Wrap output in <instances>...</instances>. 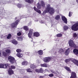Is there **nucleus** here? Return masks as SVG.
Listing matches in <instances>:
<instances>
[{"instance_id":"473e14b6","label":"nucleus","mask_w":78,"mask_h":78,"mask_svg":"<svg viewBox=\"0 0 78 78\" xmlns=\"http://www.w3.org/2000/svg\"><path fill=\"white\" fill-rule=\"evenodd\" d=\"M11 37V34H8V36L7 37V39H10Z\"/></svg>"},{"instance_id":"bf43d9fd","label":"nucleus","mask_w":78,"mask_h":78,"mask_svg":"<svg viewBox=\"0 0 78 78\" xmlns=\"http://www.w3.org/2000/svg\"><path fill=\"white\" fill-rule=\"evenodd\" d=\"M26 17H24V18H26Z\"/></svg>"},{"instance_id":"c03bdc74","label":"nucleus","mask_w":78,"mask_h":78,"mask_svg":"<svg viewBox=\"0 0 78 78\" xmlns=\"http://www.w3.org/2000/svg\"><path fill=\"white\" fill-rule=\"evenodd\" d=\"M21 34H22V33L20 32H19L17 33V35L18 36H21Z\"/></svg>"},{"instance_id":"37998d69","label":"nucleus","mask_w":78,"mask_h":78,"mask_svg":"<svg viewBox=\"0 0 78 78\" xmlns=\"http://www.w3.org/2000/svg\"><path fill=\"white\" fill-rule=\"evenodd\" d=\"M11 68L12 69H16V67L12 65L11 66Z\"/></svg>"},{"instance_id":"a878e982","label":"nucleus","mask_w":78,"mask_h":78,"mask_svg":"<svg viewBox=\"0 0 78 78\" xmlns=\"http://www.w3.org/2000/svg\"><path fill=\"white\" fill-rule=\"evenodd\" d=\"M65 69H66V70H67V71H68L69 72H71V70H70V68H69L67 67H65Z\"/></svg>"},{"instance_id":"6e6552de","label":"nucleus","mask_w":78,"mask_h":78,"mask_svg":"<svg viewBox=\"0 0 78 78\" xmlns=\"http://www.w3.org/2000/svg\"><path fill=\"white\" fill-rule=\"evenodd\" d=\"M70 48H67V47L64 48V50L66 51L65 53L66 55H69L70 52Z\"/></svg>"},{"instance_id":"4be33fe9","label":"nucleus","mask_w":78,"mask_h":78,"mask_svg":"<svg viewBox=\"0 0 78 78\" xmlns=\"http://www.w3.org/2000/svg\"><path fill=\"white\" fill-rule=\"evenodd\" d=\"M25 1L26 2H28L29 3H31L34 2V0H25Z\"/></svg>"},{"instance_id":"8fccbe9b","label":"nucleus","mask_w":78,"mask_h":78,"mask_svg":"<svg viewBox=\"0 0 78 78\" xmlns=\"http://www.w3.org/2000/svg\"><path fill=\"white\" fill-rule=\"evenodd\" d=\"M34 11H36L37 10V8L36 7H34Z\"/></svg>"},{"instance_id":"412c9836","label":"nucleus","mask_w":78,"mask_h":78,"mask_svg":"<svg viewBox=\"0 0 78 78\" xmlns=\"http://www.w3.org/2000/svg\"><path fill=\"white\" fill-rule=\"evenodd\" d=\"M17 39L19 41H23V38L22 37H17Z\"/></svg>"},{"instance_id":"f03ea898","label":"nucleus","mask_w":78,"mask_h":78,"mask_svg":"<svg viewBox=\"0 0 78 78\" xmlns=\"http://www.w3.org/2000/svg\"><path fill=\"white\" fill-rule=\"evenodd\" d=\"M15 19L17 20L16 21L15 23H12L10 25L11 27L13 28H16V27H17V25H18L20 21L19 20L20 19V18H19V17H16Z\"/></svg>"},{"instance_id":"864d4df0","label":"nucleus","mask_w":78,"mask_h":78,"mask_svg":"<svg viewBox=\"0 0 78 78\" xmlns=\"http://www.w3.org/2000/svg\"><path fill=\"white\" fill-rule=\"evenodd\" d=\"M40 23H44V22L43 21H40Z\"/></svg>"},{"instance_id":"49530a36","label":"nucleus","mask_w":78,"mask_h":78,"mask_svg":"<svg viewBox=\"0 0 78 78\" xmlns=\"http://www.w3.org/2000/svg\"><path fill=\"white\" fill-rule=\"evenodd\" d=\"M36 11L38 12V13H39V14H41V10H37Z\"/></svg>"},{"instance_id":"a211bd4d","label":"nucleus","mask_w":78,"mask_h":78,"mask_svg":"<svg viewBox=\"0 0 78 78\" xmlns=\"http://www.w3.org/2000/svg\"><path fill=\"white\" fill-rule=\"evenodd\" d=\"M16 56L19 58H22L23 56V54L20 53H17L16 54Z\"/></svg>"},{"instance_id":"4d7b16f0","label":"nucleus","mask_w":78,"mask_h":78,"mask_svg":"<svg viewBox=\"0 0 78 78\" xmlns=\"http://www.w3.org/2000/svg\"><path fill=\"white\" fill-rule=\"evenodd\" d=\"M76 2L77 3H78V0H76Z\"/></svg>"},{"instance_id":"2f4dec72","label":"nucleus","mask_w":78,"mask_h":78,"mask_svg":"<svg viewBox=\"0 0 78 78\" xmlns=\"http://www.w3.org/2000/svg\"><path fill=\"white\" fill-rule=\"evenodd\" d=\"M30 67L31 69H34V68L36 67V66H35L34 65V64H32L30 65Z\"/></svg>"},{"instance_id":"7ed1b4c3","label":"nucleus","mask_w":78,"mask_h":78,"mask_svg":"<svg viewBox=\"0 0 78 78\" xmlns=\"http://www.w3.org/2000/svg\"><path fill=\"white\" fill-rule=\"evenodd\" d=\"M72 30L73 31H77L78 30V21L74 24L72 27Z\"/></svg>"},{"instance_id":"1a4fd4ad","label":"nucleus","mask_w":78,"mask_h":78,"mask_svg":"<svg viewBox=\"0 0 78 78\" xmlns=\"http://www.w3.org/2000/svg\"><path fill=\"white\" fill-rule=\"evenodd\" d=\"M62 20L65 23H67V18H66L65 16H62Z\"/></svg>"},{"instance_id":"4c0bfd02","label":"nucleus","mask_w":78,"mask_h":78,"mask_svg":"<svg viewBox=\"0 0 78 78\" xmlns=\"http://www.w3.org/2000/svg\"><path fill=\"white\" fill-rule=\"evenodd\" d=\"M16 51L17 53H19L20 52H21L22 51V50H21L20 49H18L16 50Z\"/></svg>"},{"instance_id":"39448f33","label":"nucleus","mask_w":78,"mask_h":78,"mask_svg":"<svg viewBox=\"0 0 78 78\" xmlns=\"http://www.w3.org/2000/svg\"><path fill=\"white\" fill-rule=\"evenodd\" d=\"M8 59L10 62H11V63H13L16 62V60H15V58H14V57H12V56H9L8 57Z\"/></svg>"},{"instance_id":"09e8293b","label":"nucleus","mask_w":78,"mask_h":78,"mask_svg":"<svg viewBox=\"0 0 78 78\" xmlns=\"http://www.w3.org/2000/svg\"><path fill=\"white\" fill-rule=\"evenodd\" d=\"M50 71L52 72V73H55V74H56V73L55 72V71H53V70H51Z\"/></svg>"},{"instance_id":"423d86ee","label":"nucleus","mask_w":78,"mask_h":78,"mask_svg":"<svg viewBox=\"0 0 78 78\" xmlns=\"http://www.w3.org/2000/svg\"><path fill=\"white\" fill-rule=\"evenodd\" d=\"M51 58L49 57H44L43 59V61L44 62H49L51 61Z\"/></svg>"},{"instance_id":"58836bf2","label":"nucleus","mask_w":78,"mask_h":78,"mask_svg":"<svg viewBox=\"0 0 78 78\" xmlns=\"http://www.w3.org/2000/svg\"><path fill=\"white\" fill-rule=\"evenodd\" d=\"M56 36L57 37H61L62 36V34H57Z\"/></svg>"},{"instance_id":"c85d7f7f","label":"nucleus","mask_w":78,"mask_h":78,"mask_svg":"<svg viewBox=\"0 0 78 78\" xmlns=\"http://www.w3.org/2000/svg\"><path fill=\"white\" fill-rule=\"evenodd\" d=\"M41 67H47V64H41Z\"/></svg>"},{"instance_id":"a18cd8bd","label":"nucleus","mask_w":78,"mask_h":78,"mask_svg":"<svg viewBox=\"0 0 78 78\" xmlns=\"http://www.w3.org/2000/svg\"><path fill=\"white\" fill-rule=\"evenodd\" d=\"M72 15V12H69V17H71Z\"/></svg>"},{"instance_id":"2eb2a0df","label":"nucleus","mask_w":78,"mask_h":78,"mask_svg":"<svg viewBox=\"0 0 78 78\" xmlns=\"http://www.w3.org/2000/svg\"><path fill=\"white\" fill-rule=\"evenodd\" d=\"M40 36V34L39 33L37 32H36L34 33V36L35 37H38Z\"/></svg>"},{"instance_id":"ddd939ff","label":"nucleus","mask_w":78,"mask_h":78,"mask_svg":"<svg viewBox=\"0 0 78 78\" xmlns=\"http://www.w3.org/2000/svg\"><path fill=\"white\" fill-rule=\"evenodd\" d=\"M72 62H73L75 64H76V66H78V61L75 59H72L71 60Z\"/></svg>"},{"instance_id":"79ce46f5","label":"nucleus","mask_w":78,"mask_h":78,"mask_svg":"<svg viewBox=\"0 0 78 78\" xmlns=\"http://www.w3.org/2000/svg\"><path fill=\"white\" fill-rule=\"evenodd\" d=\"M27 72H32V71H31V69H27Z\"/></svg>"},{"instance_id":"dca6fc26","label":"nucleus","mask_w":78,"mask_h":78,"mask_svg":"<svg viewBox=\"0 0 78 78\" xmlns=\"http://www.w3.org/2000/svg\"><path fill=\"white\" fill-rule=\"evenodd\" d=\"M64 52V50L62 49H59V50L58 51V53H60V54H61L62 55V54H63Z\"/></svg>"},{"instance_id":"6ab92c4d","label":"nucleus","mask_w":78,"mask_h":78,"mask_svg":"<svg viewBox=\"0 0 78 78\" xmlns=\"http://www.w3.org/2000/svg\"><path fill=\"white\" fill-rule=\"evenodd\" d=\"M40 3H41V6L43 7V8H44V7H45V3H44V2L41 1V2H40Z\"/></svg>"},{"instance_id":"f3484780","label":"nucleus","mask_w":78,"mask_h":78,"mask_svg":"<svg viewBox=\"0 0 78 78\" xmlns=\"http://www.w3.org/2000/svg\"><path fill=\"white\" fill-rule=\"evenodd\" d=\"M12 43L14 45H17L18 44V42L15 40H13L11 41Z\"/></svg>"},{"instance_id":"72a5a7b5","label":"nucleus","mask_w":78,"mask_h":78,"mask_svg":"<svg viewBox=\"0 0 78 78\" xmlns=\"http://www.w3.org/2000/svg\"><path fill=\"white\" fill-rule=\"evenodd\" d=\"M4 64H0V68L4 69Z\"/></svg>"},{"instance_id":"b1692460","label":"nucleus","mask_w":78,"mask_h":78,"mask_svg":"<svg viewBox=\"0 0 78 78\" xmlns=\"http://www.w3.org/2000/svg\"><path fill=\"white\" fill-rule=\"evenodd\" d=\"M2 56H5V57L7 56L8 55V54L5 51H3L2 52Z\"/></svg>"},{"instance_id":"c756f323","label":"nucleus","mask_w":78,"mask_h":78,"mask_svg":"<svg viewBox=\"0 0 78 78\" xmlns=\"http://www.w3.org/2000/svg\"><path fill=\"white\" fill-rule=\"evenodd\" d=\"M0 17L2 19L5 18V15L3 14V13H1L0 15Z\"/></svg>"},{"instance_id":"cd10ccee","label":"nucleus","mask_w":78,"mask_h":78,"mask_svg":"<svg viewBox=\"0 0 78 78\" xmlns=\"http://www.w3.org/2000/svg\"><path fill=\"white\" fill-rule=\"evenodd\" d=\"M22 65L23 66H25V65H27L28 64V62L27 61H24L22 62Z\"/></svg>"},{"instance_id":"6e6d98bb","label":"nucleus","mask_w":78,"mask_h":78,"mask_svg":"<svg viewBox=\"0 0 78 78\" xmlns=\"http://www.w3.org/2000/svg\"><path fill=\"white\" fill-rule=\"evenodd\" d=\"M39 78H44V76H40Z\"/></svg>"},{"instance_id":"de8ad7c7","label":"nucleus","mask_w":78,"mask_h":78,"mask_svg":"<svg viewBox=\"0 0 78 78\" xmlns=\"http://www.w3.org/2000/svg\"><path fill=\"white\" fill-rule=\"evenodd\" d=\"M50 77H52V76H53V74H51L48 75Z\"/></svg>"},{"instance_id":"f704fd0d","label":"nucleus","mask_w":78,"mask_h":78,"mask_svg":"<svg viewBox=\"0 0 78 78\" xmlns=\"http://www.w3.org/2000/svg\"><path fill=\"white\" fill-rule=\"evenodd\" d=\"M39 73H43L44 72V70L42 68H40L39 69Z\"/></svg>"},{"instance_id":"ea45409f","label":"nucleus","mask_w":78,"mask_h":78,"mask_svg":"<svg viewBox=\"0 0 78 78\" xmlns=\"http://www.w3.org/2000/svg\"><path fill=\"white\" fill-rule=\"evenodd\" d=\"M77 36V34H76V33H74L73 34V37H76Z\"/></svg>"},{"instance_id":"c9c22d12","label":"nucleus","mask_w":78,"mask_h":78,"mask_svg":"<svg viewBox=\"0 0 78 78\" xmlns=\"http://www.w3.org/2000/svg\"><path fill=\"white\" fill-rule=\"evenodd\" d=\"M60 18V16L59 15H57L55 17V19L56 20H58Z\"/></svg>"},{"instance_id":"4468645a","label":"nucleus","mask_w":78,"mask_h":78,"mask_svg":"<svg viewBox=\"0 0 78 78\" xmlns=\"http://www.w3.org/2000/svg\"><path fill=\"white\" fill-rule=\"evenodd\" d=\"M73 53L76 55H78V49L75 48L73 50Z\"/></svg>"},{"instance_id":"7c9ffc66","label":"nucleus","mask_w":78,"mask_h":78,"mask_svg":"<svg viewBox=\"0 0 78 78\" xmlns=\"http://www.w3.org/2000/svg\"><path fill=\"white\" fill-rule=\"evenodd\" d=\"M26 55H27V56H31V53H30L29 52H26Z\"/></svg>"},{"instance_id":"13d9d810","label":"nucleus","mask_w":78,"mask_h":78,"mask_svg":"<svg viewBox=\"0 0 78 78\" xmlns=\"http://www.w3.org/2000/svg\"><path fill=\"white\" fill-rule=\"evenodd\" d=\"M1 46V44H0V47Z\"/></svg>"},{"instance_id":"5fc2aeb1","label":"nucleus","mask_w":78,"mask_h":78,"mask_svg":"<svg viewBox=\"0 0 78 78\" xmlns=\"http://www.w3.org/2000/svg\"><path fill=\"white\" fill-rule=\"evenodd\" d=\"M2 56V51H0V56Z\"/></svg>"},{"instance_id":"9d476101","label":"nucleus","mask_w":78,"mask_h":78,"mask_svg":"<svg viewBox=\"0 0 78 78\" xmlns=\"http://www.w3.org/2000/svg\"><path fill=\"white\" fill-rule=\"evenodd\" d=\"M8 74L10 75H11L12 74H14V71L11 69H9L8 71Z\"/></svg>"},{"instance_id":"20e7f679","label":"nucleus","mask_w":78,"mask_h":78,"mask_svg":"<svg viewBox=\"0 0 78 78\" xmlns=\"http://www.w3.org/2000/svg\"><path fill=\"white\" fill-rule=\"evenodd\" d=\"M68 43L69 46H70V47H72L73 48H76L77 47L76 45L74 43V42H73V40H69Z\"/></svg>"},{"instance_id":"3c124183","label":"nucleus","mask_w":78,"mask_h":78,"mask_svg":"<svg viewBox=\"0 0 78 78\" xmlns=\"http://www.w3.org/2000/svg\"><path fill=\"white\" fill-rule=\"evenodd\" d=\"M17 6L18 8H21V6H22V5L20 4H18L17 5Z\"/></svg>"},{"instance_id":"5701e85b","label":"nucleus","mask_w":78,"mask_h":78,"mask_svg":"<svg viewBox=\"0 0 78 78\" xmlns=\"http://www.w3.org/2000/svg\"><path fill=\"white\" fill-rule=\"evenodd\" d=\"M40 2L38 3L37 4V5H38L37 6V8L38 9H41V4H40Z\"/></svg>"},{"instance_id":"e433bc0d","label":"nucleus","mask_w":78,"mask_h":78,"mask_svg":"<svg viewBox=\"0 0 78 78\" xmlns=\"http://www.w3.org/2000/svg\"><path fill=\"white\" fill-rule=\"evenodd\" d=\"M63 28L64 30H67L69 29V27L66 26H65Z\"/></svg>"},{"instance_id":"0eeeda50","label":"nucleus","mask_w":78,"mask_h":78,"mask_svg":"<svg viewBox=\"0 0 78 78\" xmlns=\"http://www.w3.org/2000/svg\"><path fill=\"white\" fill-rule=\"evenodd\" d=\"M33 29H30L29 32L28 33V37L29 38H31V37H32V36L33 33Z\"/></svg>"},{"instance_id":"393cba45","label":"nucleus","mask_w":78,"mask_h":78,"mask_svg":"<svg viewBox=\"0 0 78 78\" xmlns=\"http://www.w3.org/2000/svg\"><path fill=\"white\" fill-rule=\"evenodd\" d=\"M38 53L40 55H43V51L41 50L39 51H38Z\"/></svg>"},{"instance_id":"aec40b11","label":"nucleus","mask_w":78,"mask_h":78,"mask_svg":"<svg viewBox=\"0 0 78 78\" xmlns=\"http://www.w3.org/2000/svg\"><path fill=\"white\" fill-rule=\"evenodd\" d=\"M5 51L7 55L8 54H10V53H11V50L9 49H6L5 50Z\"/></svg>"},{"instance_id":"603ef678","label":"nucleus","mask_w":78,"mask_h":78,"mask_svg":"<svg viewBox=\"0 0 78 78\" xmlns=\"http://www.w3.org/2000/svg\"><path fill=\"white\" fill-rule=\"evenodd\" d=\"M36 71L38 73H39V72H40V71H39V69L38 70V69H37L36 70Z\"/></svg>"},{"instance_id":"f8f14e48","label":"nucleus","mask_w":78,"mask_h":78,"mask_svg":"<svg viewBox=\"0 0 78 78\" xmlns=\"http://www.w3.org/2000/svg\"><path fill=\"white\" fill-rule=\"evenodd\" d=\"M9 65V63L4 64V69L8 68L10 67Z\"/></svg>"},{"instance_id":"f257e3e1","label":"nucleus","mask_w":78,"mask_h":78,"mask_svg":"<svg viewBox=\"0 0 78 78\" xmlns=\"http://www.w3.org/2000/svg\"><path fill=\"white\" fill-rule=\"evenodd\" d=\"M46 11H44L43 12V13L41 15H44L46 13H47V12H48L50 14H53V13L55 12V10L54 9L50 7V5L48 4L47 6V7L46 8Z\"/></svg>"},{"instance_id":"a19ab883","label":"nucleus","mask_w":78,"mask_h":78,"mask_svg":"<svg viewBox=\"0 0 78 78\" xmlns=\"http://www.w3.org/2000/svg\"><path fill=\"white\" fill-rule=\"evenodd\" d=\"M70 61H71V59H66V60L65 61L66 63H67V62H69Z\"/></svg>"},{"instance_id":"9b49d317","label":"nucleus","mask_w":78,"mask_h":78,"mask_svg":"<svg viewBox=\"0 0 78 78\" xmlns=\"http://www.w3.org/2000/svg\"><path fill=\"white\" fill-rule=\"evenodd\" d=\"M76 73L74 72H72L71 73L70 78H76Z\"/></svg>"},{"instance_id":"bb28decb","label":"nucleus","mask_w":78,"mask_h":78,"mask_svg":"<svg viewBox=\"0 0 78 78\" xmlns=\"http://www.w3.org/2000/svg\"><path fill=\"white\" fill-rule=\"evenodd\" d=\"M24 30H26V31H28L29 30V28H28V27L27 26H25L23 27Z\"/></svg>"}]
</instances>
